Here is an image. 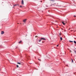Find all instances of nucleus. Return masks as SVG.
Instances as JSON below:
<instances>
[{"instance_id":"f257e3e1","label":"nucleus","mask_w":76,"mask_h":76,"mask_svg":"<svg viewBox=\"0 0 76 76\" xmlns=\"http://www.w3.org/2000/svg\"><path fill=\"white\" fill-rule=\"evenodd\" d=\"M41 39H42V40H44V41L46 40V39H45L44 38H41Z\"/></svg>"},{"instance_id":"f03ea898","label":"nucleus","mask_w":76,"mask_h":76,"mask_svg":"<svg viewBox=\"0 0 76 76\" xmlns=\"http://www.w3.org/2000/svg\"><path fill=\"white\" fill-rule=\"evenodd\" d=\"M21 4L23 5L24 4V2L23 1V0H22L21 1Z\"/></svg>"},{"instance_id":"7ed1b4c3","label":"nucleus","mask_w":76,"mask_h":76,"mask_svg":"<svg viewBox=\"0 0 76 76\" xmlns=\"http://www.w3.org/2000/svg\"><path fill=\"white\" fill-rule=\"evenodd\" d=\"M27 20L26 19H25L23 20V22H26V21Z\"/></svg>"},{"instance_id":"20e7f679","label":"nucleus","mask_w":76,"mask_h":76,"mask_svg":"<svg viewBox=\"0 0 76 76\" xmlns=\"http://www.w3.org/2000/svg\"><path fill=\"white\" fill-rule=\"evenodd\" d=\"M64 22H62V23L63 24V25H66V23H64Z\"/></svg>"},{"instance_id":"39448f33","label":"nucleus","mask_w":76,"mask_h":76,"mask_svg":"<svg viewBox=\"0 0 76 76\" xmlns=\"http://www.w3.org/2000/svg\"><path fill=\"white\" fill-rule=\"evenodd\" d=\"M4 32L3 31H1V34H4Z\"/></svg>"},{"instance_id":"423d86ee","label":"nucleus","mask_w":76,"mask_h":76,"mask_svg":"<svg viewBox=\"0 0 76 76\" xmlns=\"http://www.w3.org/2000/svg\"><path fill=\"white\" fill-rule=\"evenodd\" d=\"M56 4V3H55L54 4H52L50 6H53H53H54V4Z\"/></svg>"},{"instance_id":"0eeeda50","label":"nucleus","mask_w":76,"mask_h":76,"mask_svg":"<svg viewBox=\"0 0 76 76\" xmlns=\"http://www.w3.org/2000/svg\"><path fill=\"white\" fill-rule=\"evenodd\" d=\"M22 42V41H20V42H18V43H19V44H20V43H21Z\"/></svg>"},{"instance_id":"6e6552de","label":"nucleus","mask_w":76,"mask_h":76,"mask_svg":"<svg viewBox=\"0 0 76 76\" xmlns=\"http://www.w3.org/2000/svg\"><path fill=\"white\" fill-rule=\"evenodd\" d=\"M60 39H61V41L63 39V38H62V37H61L60 38Z\"/></svg>"},{"instance_id":"1a4fd4ad","label":"nucleus","mask_w":76,"mask_h":76,"mask_svg":"<svg viewBox=\"0 0 76 76\" xmlns=\"http://www.w3.org/2000/svg\"><path fill=\"white\" fill-rule=\"evenodd\" d=\"M74 42L75 43V44H76V42L75 41H74Z\"/></svg>"},{"instance_id":"9d476101","label":"nucleus","mask_w":76,"mask_h":76,"mask_svg":"<svg viewBox=\"0 0 76 76\" xmlns=\"http://www.w3.org/2000/svg\"><path fill=\"white\" fill-rule=\"evenodd\" d=\"M17 64H21L20 63L18 62Z\"/></svg>"},{"instance_id":"9b49d317","label":"nucleus","mask_w":76,"mask_h":76,"mask_svg":"<svg viewBox=\"0 0 76 76\" xmlns=\"http://www.w3.org/2000/svg\"><path fill=\"white\" fill-rule=\"evenodd\" d=\"M41 40H42V39H40L39 41V42H41Z\"/></svg>"},{"instance_id":"f8f14e48","label":"nucleus","mask_w":76,"mask_h":76,"mask_svg":"<svg viewBox=\"0 0 76 76\" xmlns=\"http://www.w3.org/2000/svg\"><path fill=\"white\" fill-rule=\"evenodd\" d=\"M72 63H73V59H72Z\"/></svg>"},{"instance_id":"ddd939ff","label":"nucleus","mask_w":76,"mask_h":76,"mask_svg":"<svg viewBox=\"0 0 76 76\" xmlns=\"http://www.w3.org/2000/svg\"><path fill=\"white\" fill-rule=\"evenodd\" d=\"M17 67L18 68V67H19V66H18V65H17Z\"/></svg>"},{"instance_id":"4468645a","label":"nucleus","mask_w":76,"mask_h":76,"mask_svg":"<svg viewBox=\"0 0 76 76\" xmlns=\"http://www.w3.org/2000/svg\"><path fill=\"white\" fill-rule=\"evenodd\" d=\"M38 60H39V61H41V60H40V59H38Z\"/></svg>"},{"instance_id":"2eb2a0df","label":"nucleus","mask_w":76,"mask_h":76,"mask_svg":"<svg viewBox=\"0 0 76 76\" xmlns=\"http://www.w3.org/2000/svg\"><path fill=\"white\" fill-rule=\"evenodd\" d=\"M69 42H73V41H69Z\"/></svg>"},{"instance_id":"dca6fc26","label":"nucleus","mask_w":76,"mask_h":76,"mask_svg":"<svg viewBox=\"0 0 76 76\" xmlns=\"http://www.w3.org/2000/svg\"><path fill=\"white\" fill-rule=\"evenodd\" d=\"M35 37H36V38H37V37H38V36H35Z\"/></svg>"},{"instance_id":"f3484780","label":"nucleus","mask_w":76,"mask_h":76,"mask_svg":"<svg viewBox=\"0 0 76 76\" xmlns=\"http://www.w3.org/2000/svg\"><path fill=\"white\" fill-rule=\"evenodd\" d=\"M20 7H22V6H20Z\"/></svg>"},{"instance_id":"a211bd4d","label":"nucleus","mask_w":76,"mask_h":76,"mask_svg":"<svg viewBox=\"0 0 76 76\" xmlns=\"http://www.w3.org/2000/svg\"><path fill=\"white\" fill-rule=\"evenodd\" d=\"M74 17H76V16H75V15H74Z\"/></svg>"},{"instance_id":"6ab92c4d","label":"nucleus","mask_w":76,"mask_h":76,"mask_svg":"<svg viewBox=\"0 0 76 76\" xmlns=\"http://www.w3.org/2000/svg\"><path fill=\"white\" fill-rule=\"evenodd\" d=\"M70 52H71V53H72V50H70Z\"/></svg>"},{"instance_id":"aec40b11","label":"nucleus","mask_w":76,"mask_h":76,"mask_svg":"<svg viewBox=\"0 0 76 76\" xmlns=\"http://www.w3.org/2000/svg\"><path fill=\"white\" fill-rule=\"evenodd\" d=\"M50 0V1H54L53 0Z\"/></svg>"},{"instance_id":"412c9836","label":"nucleus","mask_w":76,"mask_h":76,"mask_svg":"<svg viewBox=\"0 0 76 76\" xmlns=\"http://www.w3.org/2000/svg\"><path fill=\"white\" fill-rule=\"evenodd\" d=\"M57 47H58V45H57V46H56Z\"/></svg>"},{"instance_id":"4be33fe9","label":"nucleus","mask_w":76,"mask_h":76,"mask_svg":"<svg viewBox=\"0 0 76 76\" xmlns=\"http://www.w3.org/2000/svg\"><path fill=\"white\" fill-rule=\"evenodd\" d=\"M59 35H61V33L59 34Z\"/></svg>"},{"instance_id":"5701e85b","label":"nucleus","mask_w":76,"mask_h":76,"mask_svg":"<svg viewBox=\"0 0 76 76\" xmlns=\"http://www.w3.org/2000/svg\"><path fill=\"white\" fill-rule=\"evenodd\" d=\"M14 6H16V5H14Z\"/></svg>"},{"instance_id":"b1692460","label":"nucleus","mask_w":76,"mask_h":76,"mask_svg":"<svg viewBox=\"0 0 76 76\" xmlns=\"http://www.w3.org/2000/svg\"><path fill=\"white\" fill-rule=\"evenodd\" d=\"M66 22V23H67V22Z\"/></svg>"},{"instance_id":"393cba45","label":"nucleus","mask_w":76,"mask_h":76,"mask_svg":"<svg viewBox=\"0 0 76 76\" xmlns=\"http://www.w3.org/2000/svg\"><path fill=\"white\" fill-rule=\"evenodd\" d=\"M18 24H19V23H18Z\"/></svg>"}]
</instances>
